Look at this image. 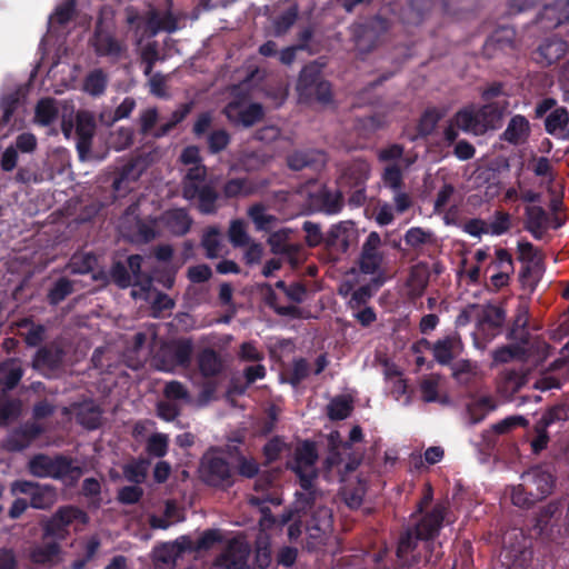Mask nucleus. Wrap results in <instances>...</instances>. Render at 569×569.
Wrapping results in <instances>:
<instances>
[{"label":"nucleus","mask_w":569,"mask_h":569,"mask_svg":"<svg viewBox=\"0 0 569 569\" xmlns=\"http://www.w3.org/2000/svg\"><path fill=\"white\" fill-rule=\"evenodd\" d=\"M166 224L173 234L184 236L191 228L192 219L186 209H173L166 213Z\"/></svg>","instance_id":"473e14b6"},{"label":"nucleus","mask_w":569,"mask_h":569,"mask_svg":"<svg viewBox=\"0 0 569 569\" xmlns=\"http://www.w3.org/2000/svg\"><path fill=\"white\" fill-rule=\"evenodd\" d=\"M18 326L20 328L30 327L23 337V340L28 347H38L46 339V327L40 323H33L30 318L20 320Z\"/></svg>","instance_id":"3c124183"},{"label":"nucleus","mask_w":569,"mask_h":569,"mask_svg":"<svg viewBox=\"0 0 569 569\" xmlns=\"http://www.w3.org/2000/svg\"><path fill=\"white\" fill-rule=\"evenodd\" d=\"M197 361L200 373L204 378L217 377L222 372L224 367L220 355L211 348H204L200 351Z\"/></svg>","instance_id":"cd10ccee"},{"label":"nucleus","mask_w":569,"mask_h":569,"mask_svg":"<svg viewBox=\"0 0 569 569\" xmlns=\"http://www.w3.org/2000/svg\"><path fill=\"white\" fill-rule=\"evenodd\" d=\"M250 551V546L246 541L232 538L216 558L214 566L219 569H249Z\"/></svg>","instance_id":"1a4fd4ad"},{"label":"nucleus","mask_w":569,"mask_h":569,"mask_svg":"<svg viewBox=\"0 0 569 569\" xmlns=\"http://www.w3.org/2000/svg\"><path fill=\"white\" fill-rule=\"evenodd\" d=\"M94 130L96 122L93 117L87 112L78 113L76 126L77 151L81 159H84L90 152Z\"/></svg>","instance_id":"f3484780"},{"label":"nucleus","mask_w":569,"mask_h":569,"mask_svg":"<svg viewBox=\"0 0 569 569\" xmlns=\"http://www.w3.org/2000/svg\"><path fill=\"white\" fill-rule=\"evenodd\" d=\"M382 240L377 231H371L363 241L358 259L359 270L363 274H377L372 279L376 287H381L386 279L381 272L385 253L381 250Z\"/></svg>","instance_id":"20e7f679"},{"label":"nucleus","mask_w":569,"mask_h":569,"mask_svg":"<svg viewBox=\"0 0 569 569\" xmlns=\"http://www.w3.org/2000/svg\"><path fill=\"white\" fill-rule=\"evenodd\" d=\"M352 228L353 222L351 221H340L332 224L326 233V248L342 253L347 252L350 247Z\"/></svg>","instance_id":"aec40b11"},{"label":"nucleus","mask_w":569,"mask_h":569,"mask_svg":"<svg viewBox=\"0 0 569 569\" xmlns=\"http://www.w3.org/2000/svg\"><path fill=\"white\" fill-rule=\"evenodd\" d=\"M453 123L465 131L481 129L478 112L469 109L459 110L453 117Z\"/></svg>","instance_id":"052dcab7"},{"label":"nucleus","mask_w":569,"mask_h":569,"mask_svg":"<svg viewBox=\"0 0 569 569\" xmlns=\"http://www.w3.org/2000/svg\"><path fill=\"white\" fill-rule=\"evenodd\" d=\"M140 172L136 171V162L129 161L124 166H122L119 174L114 178L112 182V188L114 191H129L131 188L129 187V182H136L140 178Z\"/></svg>","instance_id":"a18cd8bd"},{"label":"nucleus","mask_w":569,"mask_h":569,"mask_svg":"<svg viewBox=\"0 0 569 569\" xmlns=\"http://www.w3.org/2000/svg\"><path fill=\"white\" fill-rule=\"evenodd\" d=\"M222 541L223 535L221 530L207 529L200 535L196 542L189 541L190 546L188 549L193 552L208 551Z\"/></svg>","instance_id":"79ce46f5"},{"label":"nucleus","mask_w":569,"mask_h":569,"mask_svg":"<svg viewBox=\"0 0 569 569\" xmlns=\"http://www.w3.org/2000/svg\"><path fill=\"white\" fill-rule=\"evenodd\" d=\"M201 247L206 252L208 259H216L220 257L222 244L220 239V231L216 227H209L201 237Z\"/></svg>","instance_id":"37998d69"},{"label":"nucleus","mask_w":569,"mask_h":569,"mask_svg":"<svg viewBox=\"0 0 569 569\" xmlns=\"http://www.w3.org/2000/svg\"><path fill=\"white\" fill-rule=\"evenodd\" d=\"M310 203L320 212L337 214L343 208V196L339 190L332 191L327 187H321L310 194Z\"/></svg>","instance_id":"dca6fc26"},{"label":"nucleus","mask_w":569,"mask_h":569,"mask_svg":"<svg viewBox=\"0 0 569 569\" xmlns=\"http://www.w3.org/2000/svg\"><path fill=\"white\" fill-rule=\"evenodd\" d=\"M201 480L209 487L227 490L234 485L230 462L216 451L204 453L199 468Z\"/></svg>","instance_id":"7ed1b4c3"},{"label":"nucleus","mask_w":569,"mask_h":569,"mask_svg":"<svg viewBox=\"0 0 569 569\" xmlns=\"http://www.w3.org/2000/svg\"><path fill=\"white\" fill-rule=\"evenodd\" d=\"M521 478L529 488V495L537 498L538 501L547 498L556 485L555 476L540 467L531 468Z\"/></svg>","instance_id":"9b49d317"},{"label":"nucleus","mask_w":569,"mask_h":569,"mask_svg":"<svg viewBox=\"0 0 569 569\" xmlns=\"http://www.w3.org/2000/svg\"><path fill=\"white\" fill-rule=\"evenodd\" d=\"M448 510V501H438L430 510L419 513V518L415 523L409 526L405 532L401 533L396 555L402 567L412 568L422 561L421 553L416 552L419 541L425 543V562H430L435 539L439 536L443 527ZM412 516H418V513L415 512Z\"/></svg>","instance_id":"f257e3e1"},{"label":"nucleus","mask_w":569,"mask_h":569,"mask_svg":"<svg viewBox=\"0 0 569 569\" xmlns=\"http://www.w3.org/2000/svg\"><path fill=\"white\" fill-rule=\"evenodd\" d=\"M527 382V376L516 369H508L501 373L499 391L506 396L516 395Z\"/></svg>","instance_id":"7c9ffc66"},{"label":"nucleus","mask_w":569,"mask_h":569,"mask_svg":"<svg viewBox=\"0 0 569 569\" xmlns=\"http://www.w3.org/2000/svg\"><path fill=\"white\" fill-rule=\"evenodd\" d=\"M403 241L417 254L423 253L425 247L437 246L436 234L432 231L425 230L421 227L409 228L403 236Z\"/></svg>","instance_id":"393cba45"},{"label":"nucleus","mask_w":569,"mask_h":569,"mask_svg":"<svg viewBox=\"0 0 569 569\" xmlns=\"http://www.w3.org/2000/svg\"><path fill=\"white\" fill-rule=\"evenodd\" d=\"M516 31L510 27H499L486 39L482 53L488 59L497 58L501 53L513 50Z\"/></svg>","instance_id":"f8f14e48"},{"label":"nucleus","mask_w":569,"mask_h":569,"mask_svg":"<svg viewBox=\"0 0 569 569\" xmlns=\"http://www.w3.org/2000/svg\"><path fill=\"white\" fill-rule=\"evenodd\" d=\"M58 113L52 98L41 99L36 106V119L41 126H50L58 118Z\"/></svg>","instance_id":"09e8293b"},{"label":"nucleus","mask_w":569,"mask_h":569,"mask_svg":"<svg viewBox=\"0 0 569 569\" xmlns=\"http://www.w3.org/2000/svg\"><path fill=\"white\" fill-rule=\"evenodd\" d=\"M461 348V339L458 335H449L438 339L432 345L435 360L442 366L450 365Z\"/></svg>","instance_id":"4be33fe9"},{"label":"nucleus","mask_w":569,"mask_h":569,"mask_svg":"<svg viewBox=\"0 0 569 569\" xmlns=\"http://www.w3.org/2000/svg\"><path fill=\"white\" fill-rule=\"evenodd\" d=\"M497 405L489 396L480 397L467 405V416L471 425L481 422L489 412L496 410Z\"/></svg>","instance_id":"c756f323"},{"label":"nucleus","mask_w":569,"mask_h":569,"mask_svg":"<svg viewBox=\"0 0 569 569\" xmlns=\"http://www.w3.org/2000/svg\"><path fill=\"white\" fill-rule=\"evenodd\" d=\"M248 217L252 220L258 231H270L272 224L277 221L273 214L266 212V207L261 202L253 203L249 207Z\"/></svg>","instance_id":"58836bf2"},{"label":"nucleus","mask_w":569,"mask_h":569,"mask_svg":"<svg viewBox=\"0 0 569 569\" xmlns=\"http://www.w3.org/2000/svg\"><path fill=\"white\" fill-rule=\"evenodd\" d=\"M112 281L121 289H126L132 284L131 274L124 262L114 261L110 269Z\"/></svg>","instance_id":"774afa93"},{"label":"nucleus","mask_w":569,"mask_h":569,"mask_svg":"<svg viewBox=\"0 0 569 569\" xmlns=\"http://www.w3.org/2000/svg\"><path fill=\"white\" fill-rule=\"evenodd\" d=\"M134 132L132 128L120 127L110 133L109 143L116 151H122L132 146Z\"/></svg>","instance_id":"4d7b16f0"},{"label":"nucleus","mask_w":569,"mask_h":569,"mask_svg":"<svg viewBox=\"0 0 569 569\" xmlns=\"http://www.w3.org/2000/svg\"><path fill=\"white\" fill-rule=\"evenodd\" d=\"M43 429L36 422H27L17 429L9 439V445L12 450L21 451L30 446L36 440Z\"/></svg>","instance_id":"a878e982"},{"label":"nucleus","mask_w":569,"mask_h":569,"mask_svg":"<svg viewBox=\"0 0 569 569\" xmlns=\"http://www.w3.org/2000/svg\"><path fill=\"white\" fill-rule=\"evenodd\" d=\"M569 124V111L565 107H557L545 119V130L556 137H561Z\"/></svg>","instance_id":"72a5a7b5"},{"label":"nucleus","mask_w":569,"mask_h":569,"mask_svg":"<svg viewBox=\"0 0 569 569\" xmlns=\"http://www.w3.org/2000/svg\"><path fill=\"white\" fill-rule=\"evenodd\" d=\"M482 130L495 129L501 121L503 110L496 103H488L478 111Z\"/></svg>","instance_id":"49530a36"},{"label":"nucleus","mask_w":569,"mask_h":569,"mask_svg":"<svg viewBox=\"0 0 569 569\" xmlns=\"http://www.w3.org/2000/svg\"><path fill=\"white\" fill-rule=\"evenodd\" d=\"M24 369L20 359L7 358L0 362V387L3 392L11 391L21 381Z\"/></svg>","instance_id":"412c9836"},{"label":"nucleus","mask_w":569,"mask_h":569,"mask_svg":"<svg viewBox=\"0 0 569 569\" xmlns=\"http://www.w3.org/2000/svg\"><path fill=\"white\" fill-rule=\"evenodd\" d=\"M254 192V186L248 178H232L224 182L222 193L226 199L247 197Z\"/></svg>","instance_id":"e433bc0d"},{"label":"nucleus","mask_w":569,"mask_h":569,"mask_svg":"<svg viewBox=\"0 0 569 569\" xmlns=\"http://www.w3.org/2000/svg\"><path fill=\"white\" fill-rule=\"evenodd\" d=\"M529 133L530 124L527 118L521 114H516L510 119L501 138L511 144H519L527 140Z\"/></svg>","instance_id":"c85d7f7f"},{"label":"nucleus","mask_w":569,"mask_h":569,"mask_svg":"<svg viewBox=\"0 0 569 569\" xmlns=\"http://www.w3.org/2000/svg\"><path fill=\"white\" fill-rule=\"evenodd\" d=\"M526 357L527 350L525 346L517 342L501 346L492 351V360L495 363H508L513 359L521 360Z\"/></svg>","instance_id":"ea45409f"},{"label":"nucleus","mask_w":569,"mask_h":569,"mask_svg":"<svg viewBox=\"0 0 569 569\" xmlns=\"http://www.w3.org/2000/svg\"><path fill=\"white\" fill-rule=\"evenodd\" d=\"M381 179L383 184L392 191H399L403 187V176L398 164L386 167Z\"/></svg>","instance_id":"338daca9"},{"label":"nucleus","mask_w":569,"mask_h":569,"mask_svg":"<svg viewBox=\"0 0 569 569\" xmlns=\"http://www.w3.org/2000/svg\"><path fill=\"white\" fill-rule=\"evenodd\" d=\"M506 320V311L503 308L495 306V305H487L482 308L481 316L479 317V323L485 327L491 329H499L502 327L503 322Z\"/></svg>","instance_id":"c03bdc74"},{"label":"nucleus","mask_w":569,"mask_h":569,"mask_svg":"<svg viewBox=\"0 0 569 569\" xmlns=\"http://www.w3.org/2000/svg\"><path fill=\"white\" fill-rule=\"evenodd\" d=\"M90 42L98 57L119 58L126 49L114 34L108 30L102 14H99L96 21Z\"/></svg>","instance_id":"6e6552de"},{"label":"nucleus","mask_w":569,"mask_h":569,"mask_svg":"<svg viewBox=\"0 0 569 569\" xmlns=\"http://www.w3.org/2000/svg\"><path fill=\"white\" fill-rule=\"evenodd\" d=\"M64 352L61 348L41 347L36 352L32 366L34 369L58 370L63 362Z\"/></svg>","instance_id":"b1692460"},{"label":"nucleus","mask_w":569,"mask_h":569,"mask_svg":"<svg viewBox=\"0 0 569 569\" xmlns=\"http://www.w3.org/2000/svg\"><path fill=\"white\" fill-rule=\"evenodd\" d=\"M239 109V102L230 101L224 108V114L230 121L239 122L246 128H250L264 118L262 104L258 102L250 103L242 110Z\"/></svg>","instance_id":"4468645a"},{"label":"nucleus","mask_w":569,"mask_h":569,"mask_svg":"<svg viewBox=\"0 0 569 569\" xmlns=\"http://www.w3.org/2000/svg\"><path fill=\"white\" fill-rule=\"evenodd\" d=\"M182 197L188 201L197 200V208L202 214H214L218 211L219 206L217 202L220 196L210 184H189L182 189Z\"/></svg>","instance_id":"9d476101"},{"label":"nucleus","mask_w":569,"mask_h":569,"mask_svg":"<svg viewBox=\"0 0 569 569\" xmlns=\"http://www.w3.org/2000/svg\"><path fill=\"white\" fill-rule=\"evenodd\" d=\"M529 308L525 303H520L511 328L507 333V339L526 346L530 342V332L528 330Z\"/></svg>","instance_id":"5701e85b"},{"label":"nucleus","mask_w":569,"mask_h":569,"mask_svg":"<svg viewBox=\"0 0 569 569\" xmlns=\"http://www.w3.org/2000/svg\"><path fill=\"white\" fill-rule=\"evenodd\" d=\"M525 213V228L532 227L535 229H539L540 227H547L550 221L548 213L540 206H528Z\"/></svg>","instance_id":"e2e57ef3"},{"label":"nucleus","mask_w":569,"mask_h":569,"mask_svg":"<svg viewBox=\"0 0 569 569\" xmlns=\"http://www.w3.org/2000/svg\"><path fill=\"white\" fill-rule=\"evenodd\" d=\"M77 422L88 430H96L101 426L102 410L90 402L82 405L77 412Z\"/></svg>","instance_id":"f704fd0d"},{"label":"nucleus","mask_w":569,"mask_h":569,"mask_svg":"<svg viewBox=\"0 0 569 569\" xmlns=\"http://www.w3.org/2000/svg\"><path fill=\"white\" fill-rule=\"evenodd\" d=\"M28 471L37 478L69 480L70 485L76 483L83 472L81 467L74 466L72 459L64 455L51 458L44 453H37L28 461Z\"/></svg>","instance_id":"f03ea898"},{"label":"nucleus","mask_w":569,"mask_h":569,"mask_svg":"<svg viewBox=\"0 0 569 569\" xmlns=\"http://www.w3.org/2000/svg\"><path fill=\"white\" fill-rule=\"evenodd\" d=\"M440 119L441 114L436 108L426 109L418 121L417 134L419 137L430 136L436 129Z\"/></svg>","instance_id":"864d4df0"},{"label":"nucleus","mask_w":569,"mask_h":569,"mask_svg":"<svg viewBox=\"0 0 569 569\" xmlns=\"http://www.w3.org/2000/svg\"><path fill=\"white\" fill-rule=\"evenodd\" d=\"M317 460L318 452L315 442L306 440L296 448L293 460L288 462V469L299 478L301 489H309L316 479L315 465Z\"/></svg>","instance_id":"423d86ee"},{"label":"nucleus","mask_w":569,"mask_h":569,"mask_svg":"<svg viewBox=\"0 0 569 569\" xmlns=\"http://www.w3.org/2000/svg\"><path fill=\"white\" fill-rule=\"evenodd\" d=\"M168 449L169 439L164 433H153L147 440L146 451L151 457L162 458L168 453Z\"/></svg>","instance_id":"bf43d9fd"},{"label":"nucleus","mask_w":569,"mask_h":569,"mask_svg":"<svg viewBox=\"0 0 569 569\" xmlns=\"http://www.w3.org/2000/svg\"><path fill=\"white\" fill-rule=\"evenodd\" d=\"M320 80V70L318 67L312 64L305 66L300 71L297 89L301 94H305L307 91L312 90L313 86Z\"/></svg>","instance_id":"13d9d810"},{"label":"nucleus","mask_w":569,"mask_h":569,"mask_svg":"<svg viewBox=\"0 0 569 569\" xmlns=\"http://www.w3.org/2000/svg\"><path fill=\"white\" fill-rule=\"evenodd\" d=\"M230 134L224 129L213 130L207 138L208 150L211 154H217L224 150L230 143Z\"/></svg>","instance_id":"69168bd1"},{"label":"nucleus","mask_w":569,"mask_h":569,"mask_svg":"<svg viewBox=\"0 0 569 569\" xmlns=\"http://www.w3.org/2000/svg\"><path fill=\"white\" fill-rule=\"evenodd\" d=\"M150 460L147 458L139 457L137 459H132L123 466V476L129 482L140 485L144 482L147 478Z\"/></svg>","instance_id":"c9c22d12"},{"label":"nucleus","mask_w":569,"mask_h":569,"mask_svg":"<svg viewBox=\"0 0 569 569\" xmlns=\"http://www.w3.org/2000/svg\"><path fill=\"white\" fill-rule=\"evenodd\" d=\"M107 86L108 76L101 68L90 71L83 80V90L92 97L103 94Z\"/></svg>","instance_id":"4c0bfd02"},{"label":"nucleus","mask_w":569,"mask_h":569,"mask_svg":"<svg viewBox=\"0 0 569 569\" xmlns=\"http://www.w3.org/2000/svg\"><path fill=\"white\" fill-rule=\"evenodd\" d=\"M98 259L92 252L76 253L72 256L69 268L73 274H87L97 266Z\"/></svg>","instance_id":"8fccbe9b"},{"label":"nucleus","mask_w":569,"mask_h":569,"mask_svg":"<svg viewBox=\"0 0 569 569\" xmlns=\"http://www.w3.org/2000/svg\"><path fill=\"white\" fill-rule=\"evenodd\" d=\"M249 503L250 506L257 507L259 509L263 519L273 520L269 506H280L282 503V498L278 489L272 488L271 490L266 491L261 495L251 496L249 498Z\"/></svg>","instance_id":"2f4dec72"},{"label":"nucleus","mask_w":569,"mask_h":569,"mask_svg":"<svg viewBox=\"0 0 569 569\" xmlns=\"http://www.w3.org/2000/svg\"><path fill=\"white\" fill-rule=\"evenodd\" d=\"M193 345L182 338L163 345L154 356L156 367L160 371L172 372L177 368H188L191 363Z\"/></svg>","instance_id":"39448f33"},{"label":"nucleus","mask_w":569,"mask_h":569,"mask_svg":"<svg viewBox=\"0 0 569 569\" xmlns=\"http://www.w3.org/2000/svg\"><path fill=\"white\" fill-rule=\"evenodd\" d=\"M76 0H66L54 9L49 18V23L60 27L68 24L76 16Z\"/></svg>","instance_id":"5fc2aeb1"},{"label":"nucleus","mask_w":569,"mask_h":569,"mask_svg":"<svg viewBox=\"0 0 569 569\" xmlns=\"http://www.w3.org/2000/svg\"><path fill=\"white\" fill-rule=\"evenodd\" d=\"M73 291V283L68 278H59L48 292V301L51 306H57L63 301Z\"/></svg>","instance_id":"6e6d98bb"},{"label":"nucleus","mask_w":569,"mask_h":569,"mask_svg":"<svg viewBox=\"0 0 569 569\" xmlns=\"http://www.w3.org/2000/svg\"><path fill=\"white\" fill-rule=\"evenodd\" d=\"M372 28L368 23L355 24L352 28V36L356 46L360 49L371 50L375 47V40L371 39Z\"/></svg>","instance_id":"680f3d73"},{"label":"nucleus","mask_w":569,"mask_h":569,"mask_svg":"<svg viewBox=\"0 0 569 569\" xmlns=\"http://www.w3.org/2000/svg\"><path fill=\"white\" fill-rule=\"evenodd\" d=\"M567 52V42L556 36L546 38L533 51V59L542 67H549Z\"/></svg>","instance_id":"ddd939ff"},{"label":"nucleus","mask_w":569,"mask_h":569,"mask_svg":"<svg viewBox=\"0 0 569 569\" xmlns=\"http://www.w3.org/2000/svg\"><path fill=\"white\" fill-rule=\"evenodd\" d=\"M52 516L68 529L74 521L82 525L89 521L87 512L76 506H62Z\"/></svg>","instance_id":"a19ab883"},{"label":"nucleus","mask_w":569,"mask_h":569,"mask_svg":"<svg viewBox=\"0 0 569 569\" xmlns=\"http://www.w3.org/2000/svg\"><path fill=\"white\" fill-rule=\"evenodd\" d=\"M229 240L234 248L249 244L250 237L242 220H233L228 231Z\"/></svg>","instance_id":"0e129e2a"},{"label":"nucleus","mask_w":569,"mask_h":569,"mask_svg":"<svg viewBox=\"0 0 569 569\" xmlns=\"http://www.w3.org/2000/svg\"><path fill=\"white\" fill-rule=\"evenodd\" d=\"M565 508V499H557L550 501L548 505L540 508L535 517L533 528L539 535L547 532L549 527L558 526L562 510Z\"/></svg>","instance_id":"a211bd4d"},{"label":"nucleus","mask_w":569,"mask_h":569,"mask_svg":"<svg viewBox=\"0 0 569 569\" xmlns=\"http://www.w3.org/2000/svg\"><path fill=\"white\" fill-rule=\"evenodd\" d=\"M542 276V268L540 263L532 262L526 263L522 266L519 273V281L522 288L528 289L530 292H533L538 282L540 281Z\"/></svg>","instance_id":"de8ad7c7"},{"label":"nucleus","mask_w":569,"mask_h":569,"mask_svg":"<svg viewBox=\"0 0 569 569\" xmlns=\"http://www.w3.org/2000/svg\"><path fill=\"white\" fill-rule=\"evenodd\" d=\"M10 492L12 496H29L30 507L38 510H49L57 501V490L53 486L31 480H14L10 485Z\"/></svg>","instance_id":"0eeeda50"},{"label":"nucleus","mask_w":569,"mask_h":569,"mask_svg":"<svg viewBox=\"0 0 569 569\" xmlns=\"http://www.w3.org/2000/svg\"><path fill=\"white\" fill-rule=\"evenodd\" d=\"M370 176V164L365 159H353L343 166L340 181L342 184L348 187H361L366 186L367 180Z\"/></svg>","instance_id":"6ab92c4d"},{"label":"nucleus","mask_w":569,"mask_h":569,"mask_svg":"<svg viewBox=\"0 0 569 569\" xmlns=\"http://www.w3.org/2000/svg\"><path fill=\"white\" fill-rule=\"evenodd\" d=\"M352 409L351 400L345 396H338L327 406V415L330 420H343L350 416Z\"/></svg>","instance_id":"603ef678"},{"label":"nucleus","mask_w":569,"mask_h":569,"mask_svg":"<svg viewBox=\"0 0 569 569\" xmlns=\"http://www.w3.org/2000/svg\"><path fill=\"white\" fill-rule=\"evenodd\" d=\"M287 166L293 171L319 170L326 164V153L317 149L295 150L287 156Z\"/></svg>","instance_id":"2eb2a0df"},{"label":"nucleus","mask_w":569,"mask_h":569,"mask_svg":"<svg viewBox=\"0 0 569 569\" xmlns=\"http://www.w3.org/2000/svg\"><path fill=\"white\" fill-rule=\"evenodd\" d=\"M61 547L58 541H50L32 547L29 551V560L37 566H51L56 563Z\"/></svg>","instance_id":"bb28decb"}]
</instances>
